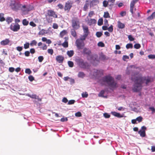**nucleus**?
<instances>
[{
	"label": "nucleus",
	"instance_id": "obj_1",
	"mask_svg": "<svg viewBox=\"0 0 155 155\" xmlns=\"http://www.w3.org/2000/svg\"><path fill=\"white\" fill-rule=\"evenodd\" d=\"M131 80L134 82L132 89L133 91L134 92H138L141 90L142 84L144 83V81H146V85L150 82L149 78L146 79L145 77H142L141 75H138L134 78L132 77Z\"/></svg>",
	"mask_w": 155,
	"mask_h": 155
},
{
	"label": "nucleus",
	"instance_id": "obj_2",
	"mask_svg": "<svg viewBox=\"0 0 155 155\" xmlns=\"http://www.w3.org/2000/svg\"><path fill=\"white\" fill-rule=\"evenodd\" d=\"M102 84L106 83L110 87H116L117 83L114 81V78L110 75H106L103 77L100 80Z\"/></svg>",
	"mask_w": 155,
	"mask_h": 155
},
{
	"label": "nucleus",
	"instance_id": "obj_3",
	"mask_svg": "<svg viewBox=\"0 0 155 155\" xmlns=\"http://www.w3.org/2000/svg\"><path fill=\"white\" fill-rule=\"evenodd\" d=\"M9 6L11 8L15 11H17L21 8V5L18 1L13 0L11 1Z\"/></svg>",
	"mask_w": 155,
	"mask_h": 155
},
{
	"label": "nucleus",
	"instance_id": "obj_4",
	"mask_svg": "<svg viewBox=\"0 0 155 155\" xmlns=\"http://www.w3.org/2000/svg\"><path fill=\"white\" fill-rule=\"evenodd\" d=\"M75 61L77 64L81 68H86L89 66L88 63L87 62H84L82 58H78L75 59Z\"/></svg>",
	"mask_w": 155,
	"mask_h": 155
},
{
	"label": "nucleus",
	"instance_id": "obj_5",
	"mask_svg": "<svg viewBox=\"0 0 155 155\" xmlns=\"http://www.w3.org/2000/svg\"><path fill=\"white\" fill-rule=\"evenodd\" d=\"M72 26L74 29L77 30L80 28V22L78 18H75L71 20Z\"/></svg>",
	"mask_w": 155,
	"mask_h": 155
},
{
	"label": "nucleus",
	"instance_id": "obj_6",
	"mask_svg": "<svg viewBox=\"0 0 155 155\" xmlns=\"http://www.w3.org/2000/svg\"><path fill=\"white\" fill-rule=\"evenodd\" d=\"M75 44L77 48L79 50L83 49L85 46L84 41H82L80 39H77L75 42Z\"/></svg>",
	"mask_w": 155,
	"mask_h": 155
},
{
	"label": "nucleus",
	"instance_id": "obj_7",
	"mask_svg": "<svg viewBox=\"0 0 155 155\" xmlns=\"http://www.w3.org/2000/svg\"><path fill=\"white\" fill-rule=\"evenodd\" d=\"M73 2L71 0H68L65 3L64 7V11L68 12L72 6Z\"/></svg>",
	"mask_w": 155,
	"mask_h": 155
},
{
	"label": "nucleus",
	"instance_id": "obj_8",
	"mask_svg": "<svg viewBox=\"0 0 155 155\" xmlns=\"http://www.w3.org/2000/svg\"><path fill=\"white\" fill-rule=\"evenodd\" d=\"M20 28V25L18 23H12L9 27L10 29L14 32L18 31Z\"/></svg>",
	"mask_w": 155,
	"mask_h": 155
},
{
	"label": "nucleus",
	"instance_id": "obj_9",
	"mask_svg": "<svg viewBox=\"0 0 155 155\" xmlns=\"http://www.w3.org/2000/svg\"><path fill=\"white\" fill-rule=\"evenodd\" d=\"M21 9V10L24 12H28L32 10L33 9V7L30 5H24L22 6Z\"/></svg>",
	"mask_w": 155,
	"mask_h": 155
},
{
	"label": "nucleus",
	"instance_id": "obj_10",
	"mask_svg": "<svg viewBox=\"0 0 155 155\" xmlns=\"http://www.w3.org/2000/svg\"><path fill=\"white\" fill-rule=\"evenodd\" d=\"M82 53L84 55H86L88 56H91V58L92 55H91V50L89 48H83Z\"/></svg>",
	"mask_w": 155,
	"mask_h": 155
},
{
	"label": "nucleus",
	"instance_id": "obj_11",
	"mask_svg": "<svg viewBox=\"0 0 155 155\" xmlns=\"http://www.w3.org/2000/svg\"><path fill=\"white\" fill-rule=\"evenodd\" d=\"M139 0H133L130 3V11L132 14H133V10L135 4Z\"/></svg>",
	"mask_w": 155,
	"mask_h": 155
},
{
	"label": "nucleus",
	"instance_id": "obj_12",
	"mask_svg": "<svg viewBox=\"0 0 155 155\" xmlns=\"http://www.w3.org/2000/svg\"><path fill=\"white\" fill-rule=\"evenodd\" d=\"M47 15L49 17H52L54 18H57L58 15L56 12L52 10H48L47 12Z\"/></svg>",
	"mask_w": 155,
	"mask_h": 155
},
{
	"label": "nucleus",
	"instance_id": "obj_13",
	"mask_svg": "<svg viewBox=\"0 0 155 155\" xmlns=\"http://www.w3.org/2000/svg\"><path fill=\"white\" fill-rule=\"evenodd\" d=\"M27 95L31 98L37 99L38 101H42V98H39L38 96L35 94L31 95L29 94H27Z\"/></svg>",
	"mask_w": 155,
	"mask_h": 155
},
{
	"label": "nucleus",
	"instance_id": "obj_14",
	"mask_svg": "<svg viewBox=\"0 0 155 155\" xmlns=\"http://www.w3.org/2000/svg\"><path fill=\"white\" fill-rule=\"evenodd\" d=\"M64 59V57L61 55H58L56 57V61L60 63H63Z\"/></svg>",
	"mask_w": 155,
	"mask_h": 155
},
{
	"label": "nucleus",
	"instance_id": "obj_15",
	"mask_svg": "<svg viewBox=\"0 0 155 155\" xmlns=\"http://www.w3.org/2000/svg\"><path fill=\"white\" fill-rule=\"evenodd\" d=\"M64 39H65V41L62 44H59L58 45H61L64 48H67L68 46V42L67 41L68 40V37H65Z\"/></svg>",
	"mask_w": 155,
	"mask_h": 155
},
{
	"label": "nucleus",
	"instance_id": "obj_16",
	"mask_svg": "<svg viewBox=\"0 0 155 155\" xmlns=\"http://www.w3.org/2000/svg\"><path fill=\"white\" fill-rule=\"evenodd\" d=\"M96 22L97 21L95 19H91L87 21V24L89 25H95Z\"/></svg>",
	"mask_w": 155,
	"mask_h": 155
},
{
	"label": "nucleus",
	"instance_id": "obj_17",
	"mask_svg": "<svg viewBox=\"0 0 155 155\" xmlns=\"http://www.w3.org/2000/svg\"><path fill=\"white\" fill-rule=\"evenodd\" d=\"M111 114L114 116L118 118H121L124 117V115H121L119 113L116 112L115 111L112 112Z\"/></svg>",
	"mask_w": 155,
	"mask_h": 155
},
{
	"label": "nucleus",
	"instance_id": "obj_18",
	"mask_svg": "<svg viewBox=\"0 0 155 155\" xmlns=\"http://www.w3.org/2000/svg\"><path fill=\"white\" fill-rule=\"evenodd\" d=\"M10 42V40H9V39H6L4 40H3L1 42V44L2 45H7Z\"/></svg>",
	"mask_w": 155,
	"mask_h": 155
},
{
	"label": "nucleus",
	"instance_id": "obj_19",
	"mask_svg": "<svg viewBox=\"0 0 155 155\" xmlns=\"http://www.w3.org/2000/svg\"><path fill=\"white\" fill-rule=\"evenodd\" d=\"M82 27L83 30L84 34H86L88 35L89 34L88 27L86 25H83Z\"/></svg>",
	"mask_w": 155,
	"mask_h": 155
},
{
	"label": "nucleus",
	"instance_id": "obj_20",
	"mask_svg": "<svg viewBox=\"0 0 155 155\" xmlns=\"http://www.w3.org/2000/svg\"><path fill=\"white\" fill-rule=\"evenodd\" d=\"M117 27L119 28L123 29L125 28V25L122 23L120 21L117 22Z\"/></svg>",
	"mask_w": 155,
	"mask_h": 155
},
{
	"label": "nucleus",
	"instance_id": "obj_21",
	"mask_svg": "<svg viewBox=\"0 0 155 155\" xmlns=\"http://www.w3.org/2000/svg\"><path fill=\"white\" fill-rule=\"evenodd\" d=\"M89 2L88 1H86L83 7V10L84 11H87V9L88 8V7L89 6Z\"/></svg>",
	"mask_w": 155,
	"mask_h": 155
},
{
	"label": "nucleus",
	"instance_id": "obj_22",
	"mask_svg": "<svg viewBox=\"0 0 155 155\" xmlns=\"http://www.w3.org/2000/svg\"><path fill=\"white\" fill-rule=\"evenodd\" d=\"M153 18H155V12L152 13L151 15L149 16L147 18V20L149 21H150Z\"/></svg>",
	"mask_w": 155,
	"mask_h": 155
},
{
	"label": "nucleus",
	"instance_id": "obj_23",
	"mask_svg": "<svg viewBox=\"0 0 155 155\" xmlns=\"http://www.w3.org/2000/svg\"><path fill=\"white\" fill-rule=\"evenodd\" d=\"M74 53V51L73 50L68 51L67 52V54L69 57H72Z\"/></svg>",
	"mask_w": 155,
	"mask_h": 155
},
{
	"label": "nucleus",
	"instance_id": "obj_24",
	"mask_svg": "<svg viewBox=\"0 0 155 155\" xmlns=\"http://www.w3.org/2000/svg\"><path fill=\"white\" fill-rule=\"evenodd\" d=\"M138 133L142 137H144L146 136V133L145 130H140L138 132Z\"/></svg>",
	"mask_w": 155,
	"mask_h": 155
},
{
	"label": "nucleus",
	"instance_id": "obj_25",
	"mask_svg": "<svg viewBox=\"0 0 155 155\" xmlns=\"http://www.w3.org/2000/svg\"><path fill=\"white\" fill-rule=\"evenodd\" d=\"M75 29H72L71 31V35L74 38H76L77 36V34L75 31Z\"/></svg>",
	"mask_w": 155,
	"mask_h": 155
},
{
	"label": "nucleus",
	"instance_id": "obj_26",
	"mask_svg": "<svg viewBox=\"0 0 155 155\" xmlns=\"http://www.w3.org/2000/svg\"><path fill=\"white\" fill-rule=\"evenodd\" d=\"M5 20L8 24H9L12 21L13 19L11 17H8L6 18Z\"/></svg>",
	"mask_w": 155,
	"mask_h": 155
},
{
	"label": "nucleus",
	"instance_id": "obj_27",
	"mask_svg": "<svg viewBox=\"0 0 155 155\" xmlns=\"http://www.w3.org/2000/svg\"><path fill=\"white\" fill-rule=\"evenodd\" d=\"M85 76V74L83 72L80 71L79 72L78 74V76L79 78H83Z\"/></svg>",
	"mask_w": 155,
	"mask_h": 155
},
{
	"label": "nucleus",
	"instance_id": "obj_28",
	"mask_svg": "<svg viewBox=\"0 0 155 155\" xmlns=\"http://www.w3.org/2000/svg\"><path fill=\"white\" fill-rule=\"evenodd\" d=\"M88 36V35H86V34H84V35L82 36H81L80 38L79 39H78L81 40L82 41H84L86 38V37Z\"/></svg>",
	"mask_w": 155,
	"mask_h": 155
},
{
	"label": "nucleus",
	"instance_id": "obj_29",
	"mask_svg": "<svg viewBox=\"0 0 155 155\" xmlns=\"http://www.w3.org/2000/svg\"><path fill=\"white\" fill-rule=\"evenodd\" d=\"M22 23L24 26H27L29 24V21L26 19H25L23 20Z\"/></svg>",
	"mask_w": 155,
	"mask_h": 155
},
{
	"label": "nucleus",
	"instance_id": "obj_30",
	"mask_svg": "<svg viewBox=\"0 0 155 155\" xmlns=\"http://www.w3.org/2000/svg\"><path fill=\"white\" fill-rule=\"evenodd\" d=\"M94 72L95 73L96 75H101L102 73V72L101 71L97 70H94Z\"/></svg>",
	"mask_w": 155,
	"mask_h": 155
},
{
	"label": "nucleus",
	"instance_id": "obj_31",
	"mask_svg": "<svg viewBox=\"0 0 155 155\" xmlns=\"http://www.w3.org/2000/svg\"><path fill=\"white\" fill-rule=\"evenodd\" d=\"M67 33V31L65 30H64L60 32V36L62 38Z\"/></svg>",
	"mask_w": 155,
	"mask_h": 155
},
{
	"label": "nucleus",
	"instance_id": "obj_32",
	"mask_svg": "<svg viewBox=\"0 0 155 155\" xmlns=\"http://www.w3.org/2000/svg\"><path fill=\"white\" fill-rule=\"evenodd\" d=\"M97 2V0H93L90 2V7H93L95 5V3Z\"/></svg>",
	"mask_w": 155,
	"mask_h": 155
},
{
	"label": "nucleus",
	"instance_id": "obj_33",
	"mask_svg": "<svg viewBox=\"0 0 155 155\" xmlns=\"http://www.w3.org/2000/svg\"><path fill=\"white\" fill-rule=\"evenodd\" d=\"M104 18H110V16L109 12H104V14L103 16Z\"/></svg>",
	"mask_w": 155,
	"mask_h": 155
},
{
	"label": "nucleus",
	"instance_id": "obj_34",
	"mask_svg": "<svg viewBox=\"0 0 155 155\" xmlns=\"http://www.w3.org/2000/svg\"><path fill=\"white\" fill-rule=\"evenodd\" d=\"M98 25L99 26H101L103 24V19L102 18H100L98 21Z\"/></svg>",
	"mask_w": 155,
	"mask_h": 155
},
{
	"label": "nucleus",
	"instance_id": "obj_35",
	"mask_svg": "<svg viewBox=\"0 0 155 155\" xmlns=\"http://www.w3.org/2000/svg\"><path fill=\"white\" fill-rule=\"evenodd\" d=\"M100 59L101 60H104L107 59L105 55L101 54L100 56Z\"/></svg>",
	"mask_w": 155,
	"mask_h": 155
},
{
	"label": "nucleus",
	"instance_id": "obj_36",
	"mask_svg": "<svg viewBox=\"0 0 155 155\" xmlns=\"http://www.w3.org/2000/svg\"><path fill=\"white\" fill-rule=\"evenodd\" d=\"M108 1H107L106 0H104L103 2V6L105 7H107L108 4Z\"/></svg>",
	"mask_w": 155,
	"mask_h": 155
},
{
	"label": "nucleus",
	"instance_id": "obj_37",
	"mask_svg": "<svg viewBox=\"0 0 155 155\" xmlns=\"http://www.w3.org/2000/svg\"><path fill=\"white\" fill-rule=\"evenodd\" d=\"M126 48L127 49L130 48H132L133 47V45L132 44H128L126 45Z\"/></svg>",
	"mask_w": 155,
	"mask_h": 155
},
{
	"label": "nucleus",
	"instance_id": "obj_38",
	"mask_svg": "<svg viewBox=\"0 0 155 155\" xmlns=\"http://www.w3.org/2000/svg\"><path fill=\"white\" fill-rule=\"evenodd\" d=\"M68 63L69 66L70 67L72 68L74 66V63L73 62L71 61H68Z\"/></svg>",
	"mask_w": 155,
	"mask_h": 155
},
{
	"label": "nucleus",
	"instance_id": "obj_39",
	"mask_svg": "<svg viewBox=\"0 0 155 155\" xmlns=\"http://www.w3.org/2000/svg\"><path fill=\"white\" fill-rule=\"evenodd\" d=\"M37 44V42L35 40H33L31 41L30 43V45L33 46V45H36Z\"/></svg>",
	"mask_w": 155,
	"mask_h": 155
},
{
	"label": "nucleus",
	"instance_id": "obj_40",
	"mask_svg": "<svg viewBox=\"0 0 155 155\" xmlns=\"http://www.w3.org/2000/svg\"><path fill=\"white\" fill-rule=\"evenodd\" d=\"M104 92H105V91L104 90L101 91L100 92V93L99 94L98 96L99 97H104Z\"/></svg>",
	"mask_w": 155,
	"mask_h": 155
},
{
	"label": "nucleus",
	"instance_id": "obj_41",
	"mask_svg": "<svg viewBox=\"0 0 155 155\" xmlns=\"http://www.w3.org/2000/svg\"><path fill=\"white\" fill-rule=\"evenodd\" d=\"M141 47V45L140 44L138 43H137L135 44L134 45V47L136 49H138L140 48Z\"/></svg>",
	"mask_w": 155,
	"mask_h": 155
},
{
	"label": "nucleus",
	"instance_id": "obj_42",
	"mask_svg": "<svg viewBox=\"0 0 155 155\" xmlns=\"http://www.w3.org/2000/svg\"><path fill=\"white\" fill-rule=\"evenodd\" d=\"M103 34L102 32L99 31H97L96 32V35L97 37L100 38L102 35Z\"/></svg>",
	"mask_w": 155,
	"mask_h": 155
},
{
	"label": "nucleus",
	"instance_id": "obj_43",
	"mask_svg": "<svg viewBox=\"0 0 155 155\" xmlns=\"http://www.w3.org/2000/svg\"><path fill=\"white\" fill-rule=\"evenodd\" d=\"M48 52L49 54H50L51 55H52L54 53V51L52 49H48Z\"/></svg>",
	"mask_w": 155,
	"mask_h": 155
},
{
	"label": "nucleus",
	"instance_id": "obj_44",
	"mask_svg": "<svg viewBox=\"0 0 155 155\" xmlns=\"http://www.w3.org/2000/svg\"><path fill=\"white\" fill-rule=\"evenodd\" d=\"M143 118L141 116H139L136 118V120L138 121L139 123L141 122Z\"/></svg>",
	"mask_w": 155,
	"mask_h": 155
},
{
	"label": "nucleus",
	"instance_id": "obj_45",
	"mask_svg": "<svg viewBox=\"0 0 155 155\" xmlns=\"http://www.w3.org/2000/svg\"><path fill=\"white\" fill-rule=\"evenodd\" d=\"M97 45L98 46L103 47H104V44L102 42H99L97 44Z\"/></svg>",
	"mask_w": 155,
	"mask_h": 155
},
{
	"label": "nucleus",
	"instance_id": "obj_46",
	"mask_svg": "<svg viewBox=\"0 0 155 155\" xmlns=\"http://www.w3.org/2000/svg\"><path fill=\"white\" fill-rule=\"evenodd\" d=\"M128 38L129 40L131 41H133L134 40V38L133 37L132 35H128Z\"/></svg>",
	"mask_w": 155,
	"mask_h": 155
},
{
	"label": "nucleus",
	"instance_id": "obj_47",
	"mask_svg": "<svg viewBox=\"0 0 155 155\" xmlns=\"http://www.w3.org/2000/svg\"><path fill=\"white\" fill-rule=\"evenodd\" d=\"M108 30L110 32H112L113 30V26L111 25L108 28H107Z\"/></svg>",
	"mask_w": 155,
	"mask_h": 155
},
{
	"label": "nucleus",
	"instance_id": "obj_48",
	"mask_svg": "<svg viewBox=\"0 0 155 155\" xmlns=\"http://www.w3.org/2000/svg\"><path fill=\"white\" fill-rule=\"evenodd\" d=\"M82 96L83 97H87L88 96V94L87 92H83L82 94Z\"/></svg>",
	"mask_w": 155,
	"mask_h": 155
},
{
	"label": "nucleus",
	"instance_id": "obj_49",
	"mask_svg": "<svg viewBox=\"0 0 155 155\" xmlns=\"http://www.w3.org/2000/svg\"><path fill=\"white\" fill-rule=\"evenodd\" d=\"M25 73L28 74H30L31 73V71L30 69L27 68L25 70Z\"/></svg>",
	"mask_w": 155,
	"mask_h": 155
},
{
	"label": "nucleus",
	"instance_id": "obj_50",
	"mask_svg": "<svg viewBox=\"0 0 155 155\" xmlns=\"http://www.w3.org/2000/svg\"><path fill=\"white\" fill-rule=\"evenodd\" d=\"M46 19L48 23H51L52 22V18H50V17H47Z\"/></svg>",
	"mask_w": 155,
	"mask_h": 155
},
{
	"label": "nucleus",
	"instance_id": "obj_51",
	"mask_svg": "<svg viewBox=\"0 0 155 155\" xmlns=\"http://www.w3.org/2000/svg\"><path fill=\"white\" fill-rule=\"evenodd\" d=\"M38 59L39 62H41L44 59V58L42 56H39L38 57Z\"/></svg>",
	"mask_w": 155,
	"mask_h": 155
},
{
	"label": "nucleus",
	"instance_id": "obj_52",
	"mask_svg": "<svg viewBox=\"0 0 155 155\" xmlns=\"http://www.w3.org/2000/svg\"><path fill=\"white\" fill-rule=\"evenodd\" d=\"M94 15V12L93 11H90L88 14V16L91 17L92 16Z\"/></svg>",
	"mask_w": 155,
	"mask_h": 155
},
{
	"label": "nucleus",
	"instance_id": "obj_53",
	"mask_svg": "<svg viewBox=\"0 0 155 155\" xmlns=\"http://www.w3.org/2000/svg\"><path fill=\"white\" fill-rule=\"evenodd\" d=\"M148 58L149 59H155V54H150L148 55Z\"/></svg>",
	"mask_w": 155,
	"mask_h": 155
},
{
	"label": "nucleus",
	"instance_id": "obj_54",
	"mask_svg": "<svg viewBox=\"0 0 155 155\" xmlns=\"http://www.w3.org/2000/svg\"><path fill=\"white\" fill-rule=\"evenodd\" d=\"M29 43H26L24 45V48L25 49L28 48L29 47Z\"/></svg>",
	"mask_w": 155,
	"mask_h": 155
},
{
	"label": "nucleus",
	"instance_id": "obj_55",
	"mask_svg": "<svg viewBox=\"0 0 155 155\" xmlns=\"http://www.w3.org/2000/svg\"><path fill=\"white\" fill-rule=\"evenodd\" d=\"M28 78L31 81H32L34 80V78L32 75H30L28 76Z\"/></svg>",
	"mask_w": 155,
	"mask_h": 155
},
{
	"label": "nucleus",
	"instance_id": "obj_56",
	"mask_svg": "<svg viewBox=\"0 0 155 155\" xmlns=\"http://www.w3.org/2000/svg\"><path fill=\"white\" fill-rule=\"evenodd\" d=\"M75 102L74 100H70L68 101V104L69 105H71L74 104Z\"/></svg>",
	"mask_w": 155,
	"mask_h": 155
},
{
	"label": "nucleus",
	"instance_id": "obj_57",
	"mask_svg": "<svg viewBox=\"0 0 155 155\" xmlns=\"http://www.w3.org/2000/svg\"><path fill=\"white\" fill-rule=\"evenodd\" d=\"M108 1L109 2L111 3V4L109 5L110 6H111L114 5L115 0H108Z\"/></svg>",
	"mask_w": 155,
	"mask_h": 155
},
{
	"label": "nucleus",
	"instance_id": "obj_58",
	"mask_svg": "<svg viewBox=\"0 0 155 155\" xmlns=\"http://www.w3.org/2000/svg\"><path fill=\"white\" fill-rule=\"evenodd\" d=\"M104 116L105 118H109L110 117V115L107 113H104Z\"/></svg>",
	"mask_w": 155,
	"mask_h": 155
},
{
	"label": "nucleus",
	"instance_id": "obj_59",
	"mask_svg": "<svg viewBox=\"0 0 155 155\" xmlns=\"http://www.w3.org/2000/svg\"><path fill=\"white\" fill-rule=\"evenodd\" d=\"M30 25L33 27H35L36 26V24L34 23V22L32 21H31L29 23Z\"/></svg>",
	"mask_w": 155,
	"mask_h": 155
},
{
	"label": "nucleus",
	"instance_id": "obj_60",
	"mask_svg": "<svg viewBox=\"0 0 155 155\" xmlns=\"http://www.w3.org/2000/svg\"><path fill=\"white\" fill-rule=\"evenodd\" d=\"M52 27L54 29H57L58 28V25L57 24L54 23L53 24Z\"/></svg>",
	"mask_w": 155,
	"mask_h": 155
},
{
	"label": "nucleus",
	"instance_id": "obj_61",
	"mask_svg": "<svg viewBox=\"0 0 155 155\" xmlns=\"http://www.w3.org/2000/svg\"><path fill=\"white\" fill-rule=\"evenodd\" d=\"M75 116L77 117H80L81 116V114L80 112H78L75 114Z\"/></svg>",
	"mask_w": 155,
	"mask_h": 155
},
{
	"label": "nucleus",
	"instance_id": "obj_62",
	"mask_svg": "<svg viewBox=\"0 0 155 155\" xmlns=\"http://www.w3.org/2000/svg\"><path fill=\"white\" fill-rule=\"evenodd\" d=\"M126 12L122 11V12H121L120 13V15L121 16L123 17V16H125V15H126Z\"/></svg>",
	"mask_w": 155,
	"mask_h": 155
},
{
	"label": "nucleus",
	"instance_id": "obj_63",
	"mask_svg": "<svg viewBox=\"0 0 155 155\" xmlns=\"http://www.w3.org/2000/svg\"><path fill=\"white\" fill-rule=\"evenodd\" d=\"M129 58V57L128 56L124 55L123 56V59L124 61H125L126 59H128Z\"/></svg>",
	"mask_w": 155,
	"mask_h": 155
},
{
	"label": "nucleus",
	"instance_id": "obj_64",
	"mask_svg": "<svg viewBox=\"0 0 155 155\" xmlns=\"http://www.w3.org/2000/svg\"><path fill=\"white\" fill-rule=\"evenodd\" d=\"M3 16H2L0 18V21L1 22L4 21L6 20L5 18H4Z\"/></svg>",
	"mask_w": 155,
	"mask_h": 155
}]
</instances>
